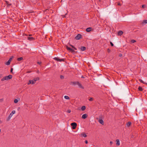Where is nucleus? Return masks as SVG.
I'll return each mask as SVG.
<instances>
[{
    "label": "nucleus",
    "mask_w": 147,
    "mask_h": 147,
    "mask_svg": "<svg viewBox=\"0 0 147 147\" xmlns=\"http://www.w3.org/2000/svg\"><path fill=\"white\" fill-rule=\"evenodd\" d=\"M12 76L11 75H9L8 76H5L3 78L1 79V81H3L5 80H8L12 78Z\"/></svg>",
    "instance_id": "1"
},
{
    "label": "nucleus",
    "mask_w": 147,
    "mask_h": 147,
    "mask_svg": "<svg viewBox=\"0 0 147 147\" xmlns=\"http://www.w3.org/2000/svg\"><path fill=\"white\" fill-rule=\"evenodd\" d=\"M39 78H34L33 80H30L29 81V82L28 83V84H34L38 80H39Z\"/></svg>",
    "instance_id": "2"
},
{
    "label": "nucleus",
    "mask_w": 147,
    "mask_h": 147,
    "mask_svg": "<svg viewBox=\"0 0 147 147\" xmlns=\"http://www.w3.org/2000/svg\"><path fill=\"white\" fill-rule=\"evenodd\" d=\"M15 112L16 111L14 110H13L11 112L9 115L8 117L7 118V121H9L10 119L13 115L15 113Z\"/></svg>",
    "instance_id": "3"
},
{
    "label": "nucleus",
    "mask_w": 147,
    "mask_h": 147,
    "mask_svg": "<svg viewBox=\"0 0 147 147\" xmlns=\"http://www.w3.org/2000/svg\"><path fill=\"white\" fill-rule=\"evenodd\" d=\"M102 115H100L99 116V119L98 120V122L100 123L103 125L104 124V121L102 119Z\"/></svg>",
    "instance_id": "4"
},
{
    "label": "nucleus",
    "mask_w": 147,
    "mask_h": 147,
    "mask_svg": "<svg viewBox=\"0 0 147 147\" xmlns=\"http://www.w3.org/2000/svg\"><path fill=\"white\" fill-rule=\"evenodd\" d=\"M71 125L72 126V128L73 129H75L77 125L76 123L75 122L71 123Z\"/></svg>",
    "instance_id": "5"
},
{
    "label": "nucleus",
    "mask_w": 147,
    "mask_h": 147,
    "mask_svg": "<svg viewBox=\"0 0 147 147\" xmlns=\"http://www.w3.org/2000/svg\"><path fill=\"white\" fill-rule=\"evenodd\" d=\"M54 59L55 60L61 62L63 61V59H60L58 57H55L54 58Z\"/></svg>",
    "instance_id": "6"
},
{
    "label": "nucleus",
    "mask_w": 147,
    "mask_h": 147,
    "mask_svg": "<svg viewBox=\"0 0 147 147\" xmlns=\"http://www.w3.org/2000/svg\"><path fill=\"white\" fill-rule=\"evenodd\" d=\"M66 48L68 50L70 51L73 52L74 51V50L68 46H67Z\"/></svg>",
    "instance_id": "7"
},
{
    "label": "nucleus",
    "mask_w": 147,
    "mask_h": 147,
    "mask_svg": "<svg viewBox=\"0 0 147 147\" xmlns=\"http://www.w3.org/2000/svg\"><path fill=\"white\" fill-rule=\"evenodd\" d=\"M81 37V35L80 34H78L76 37V39L78 40L80 39Z\"/></svg>",
    "instance_id": "8"
},
{
    "label": "nucleus",
    "mask_w": 147,
    "mask_h": 147,
    "mask_svg": "<svg viewBox=\"0 0 147 147\" xmlns=\"http://www.w3.org/2000/svg\"><path fill=\"white\" fill-rule=\"evenodd\" d=\"M77 85L78 86L79 88H81L82 89H84V87L82 86V84H81L79 82H78L77 83Z\"/></svg>",
    "instance_id": "9"
},
{
    "label": "nucleus",
    "mask_w": 147,
    "mask_h": 147,
    "mask_svg": "<svg viewBox=\"0 0 147 147\" xmlns=\"http://www.w3.org/2000/svg\"><path fill=\"white\" fill-rule=\"evenodd\" d=\"M88 115L86 114H83L82 116V118L83 119H85L87 117Z\"/></svg>",
    "instance_id": "10"
},
{
    "label": "nucleus",
    "mask_w": 147,
    "mask_h": 147,
    "mask_svg": "<svg viewBox=\"0 0 147 147\" xmlns=\"http://www.w3.org/2000/svg\"><path fill=\"white\" fill-rule=\"evenodd\" d=\"M81 51H84L86 50V48L84 47H82L80 48H79Z\"/></svg>",
    "instance_id": "11"
},
{
    "label": "nucleus",
    "mask_w": 147,
    "mask_h": 147,
    "mask_svg": "<svg viewBox=\"0 0 147 147\" xmlns=\"http://www.w3.org/2000/svg\"><path fill=\"white\" fill-rule=\"evenodd\" d=\"M80 136H83L85 138L87 137V135L86 134L84 133H82L80 135Z\"/></svg>",
    "instance_id": "12"
},
{
    "label": "nucleus",
    "mask_w": 147,
    "mask_h": 147,
    "mask_svg": "<svg viewBox=\"0 0 147 147\" xmlns=\"http://www.w3.org/2000/svg\"><path fill=\"white\" fill-rule=\"evenodd\" d=\"M116 144L117 146H119L120 145V141L119 140H117L116 141Z\"/></svg>",
    "instance_id": "13"
},
{
    "label": "nucleus",
    "mask_w": 147,
    "mask_h": 147,
    "mask_svg": "<svg viewBox=\"0 0 147 147\" xmlns=\"http://www.w3.org/2000/svg\"><path fill=\"white\" fill-rule=\"evenodd\" d=\"M91 30H92V28H90V27L88 28H86V31L87 32H90Z\"/></svg>",
    "instance_id": "14"
},
{
    "label": "nucleus",
    "mask_w": 147,
    "mask_h": 147,
    "mask_svg": "<svg viewBox=\"0 0 147 147\" xmlns=\"http://www.w3.org/2000/svg\"><path fill=\"white\" fill-rule=\"evenodd\" d=\"M34 38L32 37H28V39L30 40H32L34 39Z\"/></svg>",
    "instance_id": "15"
},
{
    "label": "nucleus",
    "mask_w": 147,
    "mask_h": 147,
    "mask_svg": "<svg viewBox=\"0 0 147 147\" xmlns=\"http://www.w3.org/2000/svg\"><path fill=\"white\" fill-rule=\"evenodd\" d=\"M131 124V122H128L126 124V126L127 127H129Z\"/></svg>",
    "instance_id": "16"
},
{
    "label": "nucleus",
    "mask_w": 147,
    "mask_h": 147,
    "mask_svg": "<svg viewBox=\"0 0 147 147\" xmlns=\"http://www.w3.org/2000/svg\"><path fill=\"white\" fill-rule=\"evenodd\" d=\"M86 107L84 106H83L82 107H81V110H82V111H84L85 109H86Z\"/></svg>",
    "instance_id": "17"
},
{
    "label": "nucleus",
    "mask_w": 147,
    "mask_h": 147,
    "mask_svg": "<svg viewBox=\"0 0 147 147\" xmlns=\"http://www.w3.org/2000/svg\"><path fill=\"white\" fill-rule=\"evenodd\" d=\"M123 32L122 31H119L118 33V34L119 35H122L123 34Z\"/></svg>",
    "instance_id": "18"
},
{
    "label": "nucleus",
    "mask_w": 147,
    "mask_h": 147,
    "mask_svg": "<svg viewBox=\"0 0 147 147\" xmlns=\"http://www.w3.org/2000/svg\"><path fill=\"white\" fill-rule=\"evenodd\" d=\"M23 59V58L22 57L18 58L17 59L18 61H19L22 60Z\"/></svg>",
    "instance_id": "19"
},
{
    "label": "nucleus",
    "mask_w": 147,
    "mask_h": 147,
    "mask_svg": "<svg viewBox=\"0 0 147 147\" xmlns=\"http://www.w3.org/2000/svg\"><path fill=\"white\" fill-rule=\"evenodd\" d=\"M64 98L65 99H69V97L68 96H65L64 97Z\"/></svg>",
    "instance_id": "20"
},
{
    "label": "nucleus",
    "mask_w": 147,
    "mask_h": 147,
    "mask_svg": "<svg viewBox=\"0 0 147 147\" xmlns=\"http://www.w3.org/2000/svg\"><path fill=\"white\" fill-rule=\"evenodd\" d=\"M10 61H7L6 63L5 64L7 65H9L10 64Z\"/></svg>",
    "instance_id": "21"
},
{
    "label": "nucleus",
    "mask_w": 147,
    "mask_h": 147,
    "mask_svg": "<svg viewBox=\"0 0 147 147\" xmlns=\"http://www.w3.org/2000/svg\"><path fill=\"white\" fill-rule=\"evenodd\" d=\"M138 89L140 91H142L143 90V89H142V88L140 86L138 88Z\"/></svg>",
    "instance_id": "22"
},
{
    "label": "nucleus",
    "mask_w": 147,
    "mask_h": 147,
    "mask_svg": "<svg viewBox=\"0 0 147 147\" xmlns=\"http://www.w3.org/2000/svg\"><path fill=\"white\" fill-rule=\"evenodd\" d=\"M143 23L147 24V20H144L143 22Z\"/></svg>",
    "instance_id": "23"
},
{
    "label": "nucleus",
    "mask_w": 147,
    "mask_h": 147,
    "mask_svg": "<svg viewBox=\"0 0 147 147\" xmlns=\"http://www.w3.org/2000/svg\"><path fill=\"white\" fill-rule=\"evenodd\" d=\"M18 100L17 99H15L14 100V102L15 103H17L18 102Z\"/></svg>",
    "instance_id": "24"
},
{
    "label": "nucleus",
    "mask_w": 147,
    "mask_h": 147,
    "mask_svg": "<svg viewBox=\"0 0 147 147\" xmlns=\"http://www.w3.org/2000/svg\"><path fill=\"white\" fill-rule=\"evenodd\" d=\"M139 80H140V81L142 83H143V84H145V82H144V81H143V80H141V79H140Z\"/></svg>",
    "instance_id": "25"
},
{
    "label": "nucleus",
    "mask_w": 147,
    "mask_h": 147,
    "mask_svg": "<svg viewBox=\"0 0 147 147\" xmlns=\"http://www.w3.org/2000/svg\"><path fill=\"white\" fill-rule=\"evenodd\" d=\"M70 46L72 47L75 50H76L77 49L75 48L73 45H70Z\"/></svg>",
    "instance_id": "26"
},
{
    "label": "nucleus",
    "mask_w": 147,
    "mask_h": 147,
    "mask_svg": "<svg viewBox=\"0 0 147 147\" xmlns=\"http://www.w3.org/2000/svg\"><path fill=\"white\" fill-rule=\"evenodd\" d=\"M60 78L61 79H63L64 78V76L62 75H61L60 76Z\"/></svg>",
    "instance_id": "27"
},
{
    "label": "nucleus",
    "mask_w": 147,
    "mask_h": 147,
    "mask_svg": "<svg viewBox=\"0 0 147 147\" xmlns=\"http://www.w3.org/2000/svg\"><path fill=\"white\" fill-rule=\"evenodd\" d=\"M78 82H73V84L75 85H76L77 84V83H78Z\"/></svg>",
    "instance_id": "28"
},
{
    "label": "nucleus",
    "mask_w": 147,
    "mask_h": 147,
    "mask_svg": "<svg viewBox=\"0 0 147 147\" xmlns=\"http://www.w3.org/2000/svg\"><path fill=\"white\" fill-rule=\"evenodd\" d=\"M131 42L132 43H134L135 42H136V41L135 40H132L131 41Z\"/></svg>",
    "instance_id": "29"
},
{
    "label": "nucleus",
    "mask_w": 147,
    "mask_h": 147,
    "mask_svg": "<svg viewBox=\"0 0 147 147\" xmlns=\"http://www.w3.org/2000/svg\"><path fill=\"white\" fill-rule=\"evenodd\" d=\"M71 112V111L70 110H68L67 111V112L68 113H69Z\"/></svg>",
    "instance_id": "30"
},
{
    "label": "nucleus",
    "mask_w": 147,
    "mask_h": 147,
    "mask_svg": "<svg viewBox=\"0 0 147 147\" xmlns=\"http://www.w3.org/2000/svg\"><path fill=\"white\" fill-rule=\"evenodd\" d=\"M93 100V98H90L89 99V101H92Z\"/></svg>",
    "instance_id": "31"
},
{
    "label": "nucleus",
    "mask_w": 147,
    "mask_h": 147,
    "mask_svg": "<svg viewBox=\"0 0 147 147\" xmlns=\"http://www.w3.org/2000/svg\"><path fill=\"white\" fill-rule=\"evenodd\" d=\"M111 45L112 46H113V44L112 43V42H111L110 43Z\"/></svg>",
    "instance_id": "32"
},
{
    "label": "nucleus",
    "mask_w": 147,
    "mask_h": 147,
    "mask_svg": "<svg viewBox=\"0 0 147 147\" xmlns=\"http://www.w3.org/2000/svg\"><path fill=\"white\" fill-rule=\"evenodd\" d=\"M13 70V69L12 68H11V72H12Z\"/></svg>",
    "instance_id": "33"
},
{
    "label": "nucleus",
    "mask_w": 147,
    "mask_h": 147,
    "mask_svg": "<svg viewBox=\"0 0 147 147\" xmlns=\"http://www.w3.org/2000/svg\"><path fill=\"white\" fill-rule=\"evenodd\" d=\"M110 144L111 145L113 144V142L112 141H110Z\"/></svg>",
    "instance_id": "34"
},
{
    "label": "nucleus",
    "mask_w": 147,
    "mask_h": 147,
    "mask_svg": "<svg viewBox=\"0 0 147 147\" xmlns=\"http://www.w3.org/2000/svg\"><path fill=\"white\" fill-rule=\"evenodd\" d=\"M85 143H86V144H87L88 143V141L87 140H85Z\"/></svg>",
    "instance_id": "35"
},
{
    "label": "nucleus",
    "mask_w": 147,
    "mask_h": 147,
    "mask_svg": "<svg viewBox=\"0 0 147 147\" xmlns=\"http://www.w3.org/2000/svg\"><path fill=\"white\" fill-rule=\"evenodd\" d=\"M145 5H142V7H143V8H145Z\"/></svg>",
    "instance_id": "36"
},
{
    "label": "nucleus",
    "mask_w": 147,
    "mask_h": 147,
    "mask_svg": "<svg viewBox=\"0 0 147 147\" xmlns=\"http://www.w3.org/2000/svg\"><path fill=\"white\" fill-rule=\"evenodd\" d=\"M12 58H9V61H10L11 62V60L12 59Z\"/></svg>",
    "instance_id": "37"
},
{
    "label": "nucleus",
    "mask_w": 147,
    "mask_h": 147,
    "mask_svg": "<svg viewBox=\"0 0 147 147\" xmlns=\"http://www.w3.org/2000/svg\"><path fill=\"white\" fill-rule=\"evenodd\" d=\"M38 63V64H40V63H41V62H37Z\"/></svg>",
    "instance_id": "38"
},
{
    "label": "nucleus",
    "mask_w": 147,
    "mask_h": 147,
    "mask_svg": "<svg viewBox=\"0 0 147 147\" xmlns=\"http://www.w3.org/2000/svg\"><path fill=\"white\" fill-rule=\"evenodd\" d=\"M122 56V54H120L119 55V56L120 57H121V56Z\"/></svg>",
    "instance_id": "39"
},
{
    "label": "nucleus",
    "mask_w": 147,
    "mask_h": 147,
    "mask_svg": "<svg viewBox=\"0 0 147 147\" xmlns=\"http://www.w3.org/2000/svg\"><path fill=\"white\" fill-rule=\"evenodd\" d=\"M2 75L1 74H0V78H1V77Z\"/></svg>",
    "instance_id": "40"
},
{
    "label": "nucleus",
    "mask_w": 147,
    "mask_h": 147,
    "mask_svg": "<svg viewBox=\"0 0 147 147\" xmlns=\"http://www.w3.org/2000/svg\"><path fill=\"white\" fill-rule=\"evenodd\" d=\"M118 5H120V3H119L118 4Z\"/></svg>",
    "instance_id": "41"
},
{
    "label": "nucleus",
    "mask_w": 147,
    "mask_h": 147,
    "mask_svg": "<svg viewBox=\"0 0 147 147\" xmlns=\"http://www.w3.org/2000/svg\"><path fill=\"white\" fill-rule=\"evenodd\" d=\"M108 51L109 52H110V50L108 49Z\"/></svg>",
    "instance_id": "42"
},
{
    "label": "nucleus",
    "mask_w": 147,
    "mask_h": 147,
    "mask_svg": "<svg viewBox=\"0 0 147 147\" xmlns=\"http://www.w3.org/2000/svg\"><path fill=\"white\" fill-rule=\"evenodd\" d=\"M82 78H84V77L83 76H82Z\"/></svg>",
    "instance_id": "43"
},
{
    "label": "nucleus",
    "mask_w": 147,
    "mask_h": 147,
    "mask_svg": "<svg viewBox=\"0 0 147 147\" xmlns=\"http://www.w3.org/2000/svg\"><path fill=\"white\" fill-rule=\"evenodd\" d=\"M1 123V121H0V123Z\"/></svg>",
    "instance_id": "44"
},
{
    "label": "nucleus",
    "mask_w": 147,
    "mask_h": 147,
    "mask_svg": "<svg viewBox=\"0 0 147 147\" xmlns=\"http://www.w3.org/2000/svg\"><path fill=\"white\" fill-rule=\"evenodd\" d=\"M1 129H0V132H1Z\"/></svg>",
    "instance_id": "45"
}]
</instances>
